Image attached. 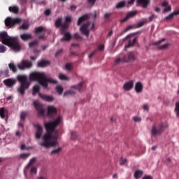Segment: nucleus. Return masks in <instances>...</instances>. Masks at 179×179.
Returning a JSON list of instances; mask_svg holds the SVG:
<instances>
[{
  "label": "nucleus",
  "instance_id": "1",
  "mask_svg": "<svg viewBox=\"0 0 179 179\" xmlns=\"http://www.w3.org/2000/svg\"><path fill=\"white\" fill-rule=\"evenodd\" d=\"M62 120V117L59 116L55 121L45 123L46 133L43 136V141L40 143L41 146L47 149L58 146V130L55 129L61 124Z\"/></svg>",
  "mask_w": 179,
  "mask_h": 179
},
{
  "label": "nucleus",
  "instance_id": "2",
  "mask_svg": "<svg viewBox=\"0 0 179 179\" xmlns=\"http://www.w3.org/2000/svg\"><path fill=\"white\" fill-rule=\"evenodd\" d=\"M29 79L30 80L38 82L44 89H47L48 87V83H52V85H57V80L51 78H47V76H45V73L43 72H32L29 75Z\"/></svg>",
  "mask_w": 179,
  "mask_h": 179
},
{
  "label": "nucleus",
  "instance_id": "3",
  "mask_svg": "<svg viewBox=\"0 0 179 179\" xmlns=\"http://www.w3.org/2000/svg\"><path fill=\"white\" fill-rule=\"evenodd\" d=\"M17 80L21 83L20 86L17 89L20 94H24L26 90L30 87V82L27 80V77L26 76L19 75L17 76Z\"/></svg>",
  "mask_w": 179,
  "mask_h": 179
},
{
  "label": "nucleus",
  "instance_id": "4",
  "mask_svg": "<svg viewBox=\"0 0 179 179\" xmlns=\"http://www.w3.org/2000/svg\"><path fill=\"white\" fill-rule=\"evenodd\" d=\"M169 125L164 123H160L158 127H156V124H153L151 129V135L154 138H157L159 135H162L164 132V129L167 128Z\"/></svg>",
  "mask_w": 179,
  "mask_h": 179
},
{
  "label": "nucleus",
  "instance_id": "5",
  "mask_svg": "<svg viewBox=\"0 0 179 179\" xmlns=\"http://www.w3.org/2000/svg\"><path fill=\"white\" fill-rule=\"evenodd\" d=\"M40 85H36L33 87V92H32V96H36V94H38L39 97L42 99V100H44L45 101H52L54 100V98L51 96H47L45 94H43L40 93V89H41Z\"/></svg>",
  "mask_w": 179,
  "mask_h": 179
},
{
  "label": "nucleus",
  "instance_id": "6",
  "mask_svg": "<svg viewBox=\"0 0 179 179\" xmlns=\"http://www.w3.org/2000/svg\"><path fill=\"white\" fill-rule=\"evenodd\" d=\"M135 61V55L134 52H130L127 55H124L123 57H117L115 60V65H118L121 64V62H134Z\"/></svg>",
  "mask_w": 179,
  "mask_h": 179
},
{
  "label": "nucleus",
  "instance_id": "7",
  "mask_svg": "<svg viewBox=\"0 0 179 179\" xmlns=\"http://www.w3.org/2000/svg\"><path fill=\"white\" fill-rule=\"evenodd\" d=\"M6 27H9V29H13L16 26V24H20L22 23V19L7 17L4 21Z\"/></svg>",
  "mask_w": 179,
  "mask_h": 179
},
{
  "label": "nucleus",
  "instance_id": "8",
  "mask_svg": "<svg viewBox=\"0 0 179 179\" xmlns=\"http://www.w3.org/2000/svg\"><path fill=\"white\" fill-rule=\"evenodd\" d=\"M8 45H10V47L17 52L22 50V45L19 43V38H13L8 43Z\"/></svg>",
  "mask_w": 179,
  "mask_h": 179
},
{
  "label": "nucleus",
  "instance_id": "9",
  "mask_svg": "<svg viewBox=\"0 0 179 179\" xmlns=\"http://www.w3.org/2000/svg\"><path fill=\"white\" fill-rule=\"evenodd\" d=\"M33 67V62L28 60H22L20 64H17V68L20 71H24L25 69H30Z\"/></svg>",
  "mask_w": 179,
  "mask_h": 179
},
{
  "label": "nucleus",
  "instance_id": "10",
  "mask_svg": "<svg viewBox=\"0 0 179 179\" xmlns=\"http://www.w3.org/2000/svg\"><path fill=\"white\" fill-rule=\"evenodd\" d=\"M34 106L38 113V117H44V114H45V110H44V106L43 104L40 103L38 101H34Z\"/></svg>",
  "mask_w": 179,
  "mask_h": 179
},
{
  "label": "nucleus",
  "instance_id": "11",
  "mask_svg": "<svg viewBox=\"0 0 179 179\" xmlns=\"http://www.w3.org/2000/svg\"><path fill=\"white\" fill-rule=\"evenodd\" d=\"M13 38L8 36V33L5 31L0 32V41H1L3 44H5L6 45H9V43H10Z\"/></svg>",
  "mask_w": 179,
  "mask_h": 179
},
{
  "label": "nucleus",
  "instance_id": "12",
  "mask_svg": "<svg viewBox=\"0 0 179 179\" xmlns=\"http://www.w3.org/2000/svg\"><path fill=\"white\" fill-rule=\"evenodd\" d=\"M90 26V22H87V23L83 24L80 28V31L86 37H89V34H90V31H89V27Z\"/></svg>",
  "mask_w": 179,
  "mask_h": 179
},
{
  "label": "nucleus",
  "instance_id": "13",
  "mask_svg": "<svg viewBox=\"0 0 179 179\" xmlns=\"http://www.w3.org/2000/svg\"><path fill=\"white\" fill-rule=\"evenodd\" d=\"M138 15V11H130L129 12L126 17L120 20V23H124L127 22V20H129L131 17H135Z\"/></svg>",
  "mask_w": 179,
  "mask_h": 179
},
{
  "label": "nucleus",
  "instance_id": "14",
  "mask_svg": "<svg viewBox=\"0 0 179 179\" xmlns=\"http://www.w3.org/2000/svg\"><path fill=\"white\" fill-rule=\"evenodd\" d=\"M34 128H37L36 132V139H40L41 138V135H43V127L40 126V124H34Z\"/></svg>",
  "mask_w": 179,
  "mask_h": 179
},
{
  "label": "nucleus",
  "instance_id": "15",
  "mask_svg": "<svg viewBox=\"0 0 179 179\" xmlns=\"http://www.w3.org/2000/svg\"><path fill=\"white\" fill-rule=\"evenodd\" d=\"M134 88V81L130 80L129 82H127L123 85L124 90H126V92H129V90H132Z\"/></svg>",
  "mask_w": 179,
  "mask_h": 179
},
{
  "label": "nucleus",
  "instance_id": "16",
  "mask_svg": "<svg viewBox=\"0 0 179 179\" xmlns=\"http://www.w3.org/2000/svg\"><path fill=\"white\" fill-rule=\"evenodd\" d=\"M137 3L138 5H141L142 8L145 9V8H148L149 6V4L150 3V0H137Z\"/></svg>",
  "mask_w": 179,
  "mask_h": 179
},
{
  "label": "nucleus",
  "instance_id": "17",
  "mask_svg": "<svg viewBox=\"0 0 179 179\" xmlns=\"http://www.w3.org/2000/svg\"><path fill=\"white\" fill-rule=\"evenodd\" d=\"M36 34L38 35L39 38H44V27H39L36 28Z\"/></svg>",
  "mask_w": 179,
  "mask_h": 179
},
{
  "label": "nucleus",
  "instance_id": "18",
  "mask_svg": "<svg viewBox=\"0 0 179 179\" xmlns=\"http://www.w3.org/2000/svg\"><path fill=\"white\" fill-rule=\"evenodd\" d=\"M4 85H6V86H8V87H12V86H15V85H16V80H13V79H6L3 81Z\"/></svg>",
  "mask_w": 179,
  "mask_h": 179
},
{
  "label": "nucleus",
  "instance_id": "19",
  "mask_svg": "<svg viewBox=\"0 0 179 179\" xmlns=\"http://www.w3.org/2000/svg\"><path fill=\"white\" fill-rule=\"evenodd\" d=\"M135 90L136 93H142V92H143V85H142V83L137 82L136 83Z\"/></svg>",
  "mask_w": 179,
  "mask_h": 179
},
{
  "label": "nucleus",
  "instance_id": "20",
  "mask_svg": "<svg viewBox=\"0 0 179 179\" xmlns=\"http://www.w3.org/2000/svg\"><path fill=\"white\" fill-rule=\"evenodd\" d=\"M63 34H64V36L60 39V41H71L72 38V35H71V33L69 32H64Z\"/></svg>",
  "mask_w": 179,
  "mask_h": 179
},
{
  "label": "nucleus",
  "instance_id": "21",
  "mask_svg": "<svg viewBox=\"0 0 179 179\" xmlns=\"http://www.w3.org/2000/svg\"><path fill=\"white\" fill-rule=\"evenodd\" d=\"M57 114V108L54 106L48 107V115H55Z\"/></svg>",
  "mask_w": 179,
  "mask_h": 179
},
{
  "label": "nucleus",
  "instance_id": "22",
  "mask_svg": "<svg viewBox=\"0 0 179 179\" xmlns=\"http://www.w3.org/2000/svg\"><path fill=\"white\" fill-rule=\"evenodd\" d=\"M89 19V15L87 14H85L79 17L78 21V26H80L83 22Z\"/></svg>",
  "mask_w": 179,
  "mask_h": 179
},
{
  "label": "nucleus",
  "instance_id": "23",
  "mask_svg": "<svg viewBox=\"0 0 179 179\" xmlns=\"http://www.w3.org/2000/svg\"><path fill=\"white\" fill-rule=\"evenodd\" d=\"M20 38L22 39L23 41H27L31 40L32 36L30 34H22L20 35Z\"/></svg>",
  "mask_w": 179,
  "mask_h": 179
},
{
  "label": "nucleus",
  "instance_id": "24",
  "mask_svg": "<svg viewBox=\"0 0 179 179\" xmlns=\"http://www.w3.org/2000/svg\"><path fill=\"white\" fill-rule=\"evenodd\" d=\"M48 65H50V61L48 60H42L38 63V68H44Z\"/></svg>",
  "mask_w": 179,
  "mask_h": 179
},
{
  "label": "nucleus",
  "instance_id": "25",
  "mask_svg": "<svg viewBox=\"0 0 179 179\" xmlns=\"http://www.w3.org/2000/svg\"><path fill=\"white\" fill-rule=\"evenodd\" d=\"M8 10L11 13H14L15 15H17V13H19V7H17L16 6H10L8 8Z\"/></svg>",
  "mask_w": 179,
  "mask_h": 179
},
{
  "label": "nucleus",
  "instance_id": "26",
  "mask_svg": "<svg viewBox=\"0 0 179 179\" xmlns=\"http://www.w3.org/2000/svg\"><path fill=\"white\" fill-rule=\"evenodd\" d=\"M142 176H143V171H142L141 170H136L134 172V178H136V179L141 178V177H142Z\"/></svg>",
  "mask_w": 179,
  "mask_h": 179
},
{
  "label": "nucleus",
  "instance_id": "27",
  "mask_svg": "<svg viewBox=\"0 0 179 179\" xmlns=\"http://www.w3.org/2000/svg\"><path fill=\"white\" fill-rule=\"evenodd\" d=\"M136 38H134L133 40L130 39L129 41V43L127 45H126L125 48H129L130 47H134V45H135V44L136 43Z\"/></svg>",
  "mask_w": 179,
  "mask_h": 179
},
{
  "label": "nucleus",
  "instance_id": "28",
  "mask_svg": "<svg viewBox=\"0 0 179 179\" xmlns=\"http://www.w3.org/2000/svg\"><path fill=\"white\" fill-rule=\"evenodd\" d=\"M177 15H179V10L175 11V12L171 13L169 15H168L165 17V20H171V19H173V17H174L175 16H177Z\"/></svg>",
  "mask_w": 179,
  "mask_h": 179
},
{
  "label": "nucleus",
  "instance_id": "29",
  "mask_svg": "<svg viewBox=\"0 0 179 179\" xmlns=\"http://www.w3.org/2000/svg\"><path fill=\"white\" fill-rule=\"evenodd\" d=\"M68 27H69V24H68V23L64 22V23L62 24V27H60L61 34H64V33H65V31L68 29Z\"/></svg>",
  "mask_w": 179,
  "mask_h": 179
},
{
  "label": "nucleus",
  "instance_id": "30",
  "mask_svg": "<svg viewBox=\"0 0 179 179\" xmlns=\"http://www.w3.org/2000/svg\"><path fill=\"white\" fill-rule=\"evenodd\" d=\"M125 5H127V2L125 1H122L115 6L116 9H122V8H125Z\"/></svg>",
  "mask_w": 179,
  "mask_h": 179
},
{
  "label": "nucleus",
  "instance_id": "31",
  "mask_svg": "<svg viewBox=\"0 0 179 179\" xmlns=\"http://www.w3.org/2000/svg\"><path fill=\"white\" fill-rule=\"evenodd\" d=\"M62 18L59 17L55 21V26L57 27V29H59L62 26Z\"/></svg>",
  "mask_w": 179,
  "mask_h": 179
},
{
  "label": "nucleus",
  "instance_id": "32",
  "mask_svg": "<svg viewBox=\"0 0 179 179\" xmlns=\"http://www.w3.org/2000/svg\"><path fill=\"white\" fill-rule=\"evenodd\" d=\"M61 152H62V148L58 147L57 149H55V150H52V152H50V155L53 156V155H59V153H61Z\"/></svg>",
  "mask_w": 179,
  "mask_h": 179
},
{
  "label": "nucleus",
  "instance_id": "33",
  "mask_svg": "<svg viewBox=\"0 0 179 179\" xmlns=\"http://www.w3.org/2000/svg\"><path fill=\"white\" fill-rule=\"evenodd\" d=\"M83 83H85V82H80L77 85L73 86V88L80 92L82 90V87H83Z\"/></svg>",
  "mask_w": 179,
  "mask_h": 179
},
{
  "label": "nucleus",
  "instance_id": "34",
  "mask_svg": "<svg viewBox=\"0 0 179 179\" xmlns=\"http://www.w3.org/2000/svg\"><path fill=\"white\" fill-rule=\"evenodd\" d=\"M9 69H10V71H12L13 72H17V67L16 66V65H15L14 63H10L8 64Z\"/></svg>",
  "mask_w": 179,
  "mask_h": 179
},
{
  "label": "nucleus",
  "instance_id": "35",
  "mask_svg": "<svg viewBox=\"0 0 179 179\" xmlns=\"http://www.w3.org/2000/svg\"><path fill=\"white\" fill-rule=\"evenodd\" d=\"M59 79H60V80H71V78L69 77H67L66 75L63 74V73L59 74Z\"/></svg>",
  "mask_w": 179,
  "mask_h": 179
},
{
  "label": "nucleus",
  "instance_id": "36",
  "mask_svg": "<svg viewBox=\"0 0 179 179\" xmlns=\"http://www.w3.org/2000/svg\"><path fill=\"white\" fill-rule=\"evenodd\" d=\"M38 45V41H33L29 43V47L30 48H34V47H37Z\"/></svg>",
  "mask_w": 179,
  "mask_h": 179
},
{
  "label": "nucleus",
  "instance_id": "37",
  "mask_svg": "<svg viewBox=\"0 0 179 179\" xmlns=\"http://www.w3.org/2000/svg\"><path fill=\"white\" fill-rule=\"evenodd\" d=\"M7 110H5V108H0V117L1 118H5V114H6Z\"/></svg>",
  "mask_w": 179,
  "mask_h": 179
},
{
  "label": "nucleus",
  "instance_id": "38",
  "mask_svg": "<svg viewBox=\"0 0 179 179\" xmlns=\"http://www.w3.org/2000/svg\"><path fill=\"white\" fill-rule=\"evenodd\" d=\"M56 91L58 94H62V93H64V88L61 85H57L56 86Z\"/></svg>",
  "mask_w": 179,
  "mask_h": 179
},
{
  "label": "nucleus",
  "instance_id": "39",
  "mask_svg": "<svg viewBox=\"0 0 179 179\" xmlns=\"http://www.w3.org/2000/svg\"><path fill=\"white\" fill-rule=\"evenodd\" d=\"M75 91L73 90H69L66 91V92H64V96H73V94H75Z\"/></svg>",
  "mask_w": 179,
  "mask_h": 179
},
{
  "label": "nucleus",
  "instance_id": "40",
  "mask_svg": "<svg viewBox=\"0 0 179 179\" xmlns=\"http://www.w3.org/2000/svg\"><path fill=\"white\" fill-rule=\"evenodd\" d=\"M19 29L21 30H27V29H29V24L27 23H23L21 26H20Z\"/></svg>",
  "mask_w": 179,
  "mask_h": 179
},
{
  "label": "nucleus",
  "instance_id": "41",
  "mask_svg": "<svg viewBox=\"0 0 179 179\" xmlns=\"http://www.w3.org/2000/svg\"><path fill=\"white\" fill-rule=\"evenodd\" d=\"M175 113L177 117H179V102L176 103Z\"/></svg>",
  "mask_w": 179,
  "mask_h": 179
},
{
  "label": "nucleus",
  "instance_id": "42",
  "mask_svg": "<svg viewBox=\"0 0 179 179\" xmlns=\"http://www.w3.org/2000/svg\"><path fill=\"white\" fill-rule=\"evenodd\" d=\"M26 117H27V112L22 111L20 114V118L22 121L26 120Z\"/></svg>",
  "mask_w": 179,
  "mask_h": 179
},
{
  "label": "nucleus",
  "instance_id": "43",
  "mask_svg": "<svg viewBox=\"0 0 179 179\" xmlns=\"http://www.w3.org/2000/svg\"><path fill=\"white\" fill-rule=\"evenodd\" d=\"M134 29H136V25H129L124 29V32L127 33V31H129V30H132Z\"/></svg>",
  "mask_w": 179,
  "mask_h": 179
},
{
  "label": "nucleus",
  "instance_id": "44",
  "mask_svg": "<svg viewBox=\"0 0 179 179\" xmlns=\"http://www.w3.org/2000/svg\"><path fill=\"white\" fill-rule=\"evenodd\" d=\"M34 163H36V157L31 159L29 163L27 166V169H29V167H30L31 164H34Z\"/></svg>",
  "mask_w": 179,
  "mask_h": 179
},
{
  "label": "nucleus",
  "instance_id": "45",
  "mask_svg": "<svg viewBox=\"0 0 179 179\" xmlns=\"http://www.w3.org/2000/svg\"><path fill=\"white\" fill-rule=\"evenodd\" d=\"M145 23H146V22H145V21L138 22L136 25V29H139V27H142L143 26H145Z\"/></svg>",
  "mask_w": 179,
  "mask_h": 179
},
{
  "label": "nucleus",
  "instance_id": "46",
  "mask_svg": "<svg viewBox=\"0 0 179 179\" xmlns=\"http://www.w3.org/2000/svg\"><path fill=\"white\" fill-rule=\"evenodd\" d=\"M65 69L67 71H72V65L71 64V63H66L65 65Z\"/></svg>",
  "mask_w": 179,
  "mask_h": 179
},
{
  "label": "nucleus",
  "instance_id": "47",
  "mask_svg": "<svg viewBox=\"0 0 179 179\" xmlns=\"http://www.w3.org/2000/svg\"><path fill=\"white\" fill-rule=\"evenodd\" d=\"M30 156V153H23L20 155L21 159H27Z\"/></svg>",
  "mask_w": 179,
  "mask_h": 179
},
{
  "label": "nucleus",
  "instance_id": "48",
  "mask_svg": "<svg viewBox=\"0 0 179 179\" xmlns=\"http://www.w3.org/2000/svg\"><path fill=\"white\" fill-rule=\"evenodd\" d=\"M133 120H134V122H141V121H142V118H141L140 117H138V116L134 117Z\"/></svg>",
  "mask_w": 179,
  "mask_h": 179
},
{
  "label": "nucleus",
  "instance_id": "49",
  "mask_svg": "<svg viewBox=\"0 0 179 179\" xmlns=\"http://www.w3.org/2000/svg\"><path fill=\"white\" fill-rule=\"evenodd\" d=\"M31 174H37V168L32 167L30 171Z\"/></svg>",
  "mask_w": 179,
  "mask_h": 179
},
{
  "label": "nucleus",
  "instance_id": "50",
  "mask_svg": "<svg viewBox=\"0 0 179 179\" xmlns=\"http://www.w3.org/2000/svg\"><path fill=\"white\" fill-rule=\"evenodd\" d=\"M78 137L76 131H71V139H76Z\"/></svg>",
  "mask_w": 179,
  "mask_h": 179
},
{
  "label": "nucleus",
  "instance_id": "51",
  "mask_svg": "<svg viewBox=\"0 0 179 179\" xmlns=\"http://www.w3.org/2000/svg\"><path fill=\"white\" fill-rule=\"evenodd\" d=\"M171 6H166V8L164 9V13H166V12H171Z\"/></svg>",
  "mask_w": 179,
  "mask_h": 179
},
{
  "label": "nucleus",
  "instance_id": "52",
  "mask_svg": "<svg viewBox=\"0 0 179 179\" xmlns=\"http://www.w3.org/2000/svg\"><path fill=\"white\" fill-rule=\"evenodd\" d=\"M170 45L168 43L164 44L162 45L159 46V50H166V48H167V47H169Z\"/></svg>",
  "mask_w": 179,
  "mask_h": 179
},
{
  "label": "nucleus",
  "instance_id": "53",
  "mask_svg": "<svg viewBox=\"0 0 179 179\" xmlns=\"http://www.w3.org/2000/svg\"><path fill=\"white\" fill-rule=\"evenodd\" d=\"M74 38L76 40H82V36H80V35H79V34L76 33L74 34Z\"/></svg>",
  "mask_w": 179,
  "mask_h": 179
},
{
  "label": "nucleus",
  "instance_id": "54",
  "mask_svg": "<svg viewBox=\"0 0 179 179\" xmlns=\"http://www.w3.org/2000/svg\"><path fill=\"white\" fill-rule=\"evenodd\" d=\"M6 51V47L3 46V45H0V52H5Z\"/></svg>",
  "mask_w": 179,
  "mask_h": 179
},
{
  "label": "nucleus",
  "instance_id": "55",
  "mask_svg": "<svg viewBox=\"0 0 179 179\" xmlns=\"http://www.w3.org/2000/svg\"><path fill=\"white\" fill-rule=\"evenodd\" d=\"M96 54H97V50H94L91 54H90L89 58H93Z\"/></svg>",
  "mask_w": 179,
  "mask_h": 179
},
{
  "label": "nucleus",
  "instance_id": "56",
  "mask_svg": "<svg viewBox=\"0 0 179 179\" xmlns=\"http://www.w3.org/2000/svg\"><path fill=\"white\" fill-rule=\"evenodd\" d=\"M62 52H64V50L62 49H60L59 50H57L55 53V57H59V55L62 53Z\"/></svg>",
  "mask_w": 179,
  "mask_h": 179
},
{
  "label": "nucleus",
  "instance_id": "57",
  "mask_svg": "<svg viewBox=\"0 0 179 179\" xmlns=\"http://www.w3.org/2000/svg\"><path fill=\"white\" fill-rule=\"evenodd\" d=\"M143 108L144 111H149V105H148V103L144 104Z\"/></svg>",
  "mask_w": 179,
  "mask_h": 179
},
{
  "label": "nucleus",
  "instance_id": "58",
  "mask_svg": "<svg viewBox=\"0 0 179 179\" xmlns=\"http://www.w3.org/2000/svg\"><path fill=\"white\" fill-rule=\"evenodd\" d=\"M127 163V159H120V166H124Z\"/></svg>",
  "mask_w": 179,
  "mask_h": 179
},
{
  "label": "nucleus",
  "instance_id": "59",
  "mask_svg": "<svg viewBox=\"0 0 179 179\" xmlns=\"http://www.w3.org/2000/svg\"><path fill=\"white\" fill-rule=\"evenodd\" d=\"M96 1L97 0H87L88 3L90 5H92V6H94V3H96Z\"/></svg>",
  "mask_w": 179,
  "mask_h": 179
},
{
  "label": "nucleus",
  "instance_id": "60",
  "mask_svg": "<svg viewBox=\"0 0 179 179\" xmlns=\"http://www.w3.org/2000/svg\"><path fill=\"white\" fill-rule=\"evenodd\" d=\"M45 16H50V15H51V10L50 9H47L45 12H44Z\"/></svg>",
  "mask_w": 179,
  "mask_h": 179
},
{
  "label": "nucleus",
  "instance_id": "61",
  "mask_svg": "<svg viewBox=\"0 0 179 179\" xmlns=\"http://www.w3.org/2000/svg\"><path fill=\"white\" fill-rule=\"evenodd\" d=\"M157 16L153 14L149 17V21L152 22V20H153V19H157Z\"/></svg>",
  "mask_w": 179,
  "mask_h": 179
},
{
  "label": "nucleus",
  "instance_id": "62",
  "mask_svg": "<svg viewBox=\"0 0 179 179\" xmlns=\"http://www.w3.org/2000/svg\"><path fill=\"white\" fill-rule=\"evenodd\" d=\"M99 51H104V45L101 44L98 47Z\"/></svg>",
  "mask_w": 179,
  "mask_h": 179
},
{
  "label": "nucleus",
  "instance_id": "63",
  "mask_svg": "<svg viewBox=\"0 0 179 179\" xmlns=\"http://www.w3.org/2000/svg\"><path fill=\"white\" fill-rule=\"evenodd\" d=\"M111 16V13H106L104 15L105 19H110V17Z\"/></svg>",
  "mask_w": 179,
  "mask_h": 179
},
{
  "label": "nucleus",
  "instance_id": "64",
  "mask_svg": "<svg viewBox=\"0 0 179 179\" xmlns=\"http://www.w3.org/2000/svg\"><path fill=\"white\" fill-rule=\"evenodd\" d=\"M143 179H153V177L151 176H143Z\"/></svg>",
  "mask_w": 179,
  "mask_h": 179
}]
</instances>
